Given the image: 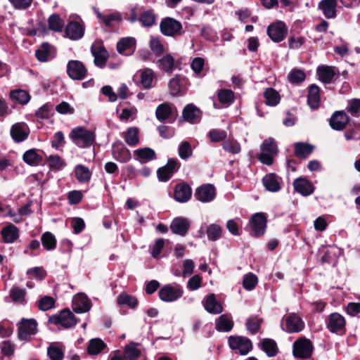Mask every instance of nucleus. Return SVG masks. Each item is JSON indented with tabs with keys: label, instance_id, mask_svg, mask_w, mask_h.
<instances>
[{
	"label": "nucleus",
	"instance_id": "09e8293b",
	"mask_svg": "<svg viewBox=\"0 0 360 360\" xmlns=\"http://www.w3.org/2000/svg\"><path fill=\"white\" fill-rule=\"evenodd\" d=\"M233 327V321L226 314L221 315L216 323V329L218 331L229 332Z\"/></svg>",
	"mask_w": 360,
	"mask_h": 360
},
{
	"label": "nucleus",
	"instance_id": "ddd939ff",
	"mask_svg": "<svg viewBox=\"0 0 360 360\" xmlns=\"http://www.w3.org/2000/svg\"><path fill=\"white\" fill-rule=\"evenodd\" d=\"M67 74L74 80H82L87 75L84 64L77 60H71L67 64Z\"/></svg>",
	"mask_w": 360,
	"mask_h": 360
},
{
	"label": "nucleus",
	"instance_id": "2f4dec72",
	"mask_svg": "<svg viewBox=\"0 0 360 360\" xmlns=\"http://www.w3.org/2000/svg\"><path fill=\"white\" fill-rule=\"evenodd\" d=\"M204 307L207 312L212 314H219L223 311V307L217 300L214 294H210L207 296Z\"/></svg>",
	"mask_w": 360,
	"mask_h": 360
},
{
	"label": "nucleus",
	"instance_id": "f704fd0d",
	"mask_svg": "<svg viewBox=\"0 0 360 360\" xmlns=\"http://www.w3.org/2000/svg\"><path fill=\"white\" fill-rule=\"evenodd\" d=\"M139 343L131 342L124 349V356L126 360H137L141 355V351L137 347Z\"/></svg>",
	"mask_w": 360,
	"mask_h": 360
},
{
	"label": "nucleus",
	"instance_id": "58836bf2",
	"mask_svg": "<svg viewBox=\"0 0 360 360\" xmlns=\"http://www.w3.org/2000/svg\"><path fill=\"white\" fill-rule=\"evenodd\" d=\"M262 323L263 319L258 317L257 315H252L246 320L245 326L250 334L255 335L259 332Z\"/></svg>",
	"mask_w": 360,
	"mask_h": 360
},
{
	"label": "nucleus",
	"instance_id": "9b49d317",
	"mask_svg": "<svg viewBox=\"0 0 360 360\" xmlns=\"http://www.w3.org/2000/svg\"><path fill=\"white\" fill-rule=\"evenodd\" d=\"M266 33L274 42L278 43L285 38L288 34V27L284 22L278 20L267 27Z\"/></svg>",
	"mask_w": 360,
	"mask_h": 360
},
{
	"label": "nucleus",
	"instance_id": "f8f14e48",
	"mask_svg": "<svg viewBox=\"0 0 360 360\" xmlns=\"http://www.w3.org/2000/svg\"><path fill=\"white\" fill-rule=\"evenodd\" d=\"M177 110L172 108V104L169 103H163L160 104L155 110V116L157 120L160 122H165L172 124L177 117Z\"/></svg>",
	"mask_w": 360,
	"mask_h": 360
},
{
	"label": "nucleus",
	"instance_id": "5fc2aeb1",
	"mask_svg": "<svg viewBox=\"0 0 360 360\" xmlns=\"http://www.w3.org/2000/svg\"><path fill=\"white\" fill-rule=\"evenodd\" d=\"M51 55L50 44L48 42H44L40 47L35 51V57L40 62H46Z\"/></svg>",
	"mask_w": 360,
	"mask_h": 360
},
{
	"label": "nucleus",
	"instance_id": "ea45409f",
	"mask_svg": "<svg viewBox=\"0 0 360 360\" xmlns=\"http://www.w3.org/2000/svg\"><path fill=\"white\" fill-rule=\"evenodd\" d=\"M106 344L100 338L91 339L87 347V353L89 355H97L100 354L105 347Z\"/></svg>",
	"mask_w": 360,
	"mask_h": 360
},
{
	"label": "nucleus",
	"instance_id": "37998d69",
	"mask_svg": "<svg viewBox=\"0 0 360 360\" xmlns=\"http://www.w3.org/2000/svg\"><path fill=\"white\" fill-rule=\"evenodd\" d=\"M134 155L137 160L145 162L156 159V154L154 150L150 148H139L134 151Z\"/></svg>",
	"mask_w": 360,
	"mask_h": 360
},
{
	"label": "nucleus",
	"instance_id": "4be33fe9",
	"mask_svg": "<svg viewBox=\"0 0 360 360\" xmlns=\"http://www.w3.org/2000/svg\"><path fill=\"white\" fill-rule=\"evenodd\" d=\"M192 195L191 187L186 182H181L174 186V198L179 202H188Z\"/></svg>",
	"mask_w": 360,
	"mask_h": 360
},
{
	"label": "nucleus",
	"instance_id": "c9c22d12",
	"mask_svg": "<svg viewBox=\"0 0 360 360\" xmlns=\"http://www.w3.org/2000/svg\"><path fill=\"white\" fill-rule=\"evenodd\" d=\"M139 129L136 127H131L122 133V136L129 146H135L139 143Z\"/></svg>",
	"mask_w": 360,
	"mask_h": 360
},
{
	"label": "nucleus",
	"instance_id": "dca6fc26",
	"mask_svg": "<svg viewBox=\"0 0 360 360\" xmlns=\"http://www.w3.org/2000/svg\"><path fill=\"white\" fill-rule=\"evenodd\" d=\"M188 79L181 75H176L169 82L170 94L172 96L184 94L188 84Z\"/></svg>",
	"mask_w": 360,
	"mask_h": 360
},
{
	"label": "nucleus",
	"instance_id": "13d9d810",
	"mask_svg": "<svg viewBox=\"0 0 360 360\" xmlns=\"http://www.w3.org/2000/svg\"><path fill=\"white\" fill-rule=\"evenodd\" d=\"M346 110L352 117L360 116V98H352L348 101Z\"/></svg>",
	"mask_w": 360,
	"mask_h": 360
},
{
	"label": "nucleus",
	"instance_id": "a878e982",
	"mask_svg": "<svg viewBox=\"0 0 360 360\" xmlns=\"http://www.w3.org/2000/svg\"><path fill=\"white\" fill-rule=\"evenodd\" d=\"M337 0H321L318 4V9L321 11L323 15L328 19L337 17Z\"/></svg>",
	"mask_w": 360,
	"mask_h": 360
},
{
	"label": "nucleus",
	"instance_id": "79ce46f5",
	"mask_svg": "<svg viewBox=\"0 0 360 360\" xmlns=\"http://www.w3.org/2000/svg\"><path fill=\"white\" fill-rule=\"evenodd\" d=\"M91 309V302L86 297H79L73 302V311L77 314L85 313Z\"/></svg>",
	"mask_w": 360,
	"mask_h": 360
},
{
	"label": "nucleus",
	"instance_id": "e2e57ef3",
	"mask_svg": "<svg viewBox=\"0 0 360 360\" xmlns=\"http://www.w3.org/2000/svg\"><path fill=\"white\" fill-rule=\"evenodd\" d=\"M208 137L211 142L217 143L225 141L227 137V133L222 129H212L208 132Z\"/></svg>",
	"mask_w": 360,
	"mask_h": 360
},
{
	"label": "nucleus",
	"instance_id": "f3484780",
	"mask_svg": "<svg viewBox=\"0 0 360 360\" xmlns=\"http://www.w3.org/2000/svg\"><path fill=\"white\" fill-rule=\"evenodd\" d=\"M112 155L115 160L122 163L129 162L131 158L129 150L120 140L112 144Z\"/></svg>",
	"mask_w": 360,
	"mask_h": 360
},
{
	"label": "nucleus",
	"instance_id": "20e7f679",
	"mask_svg": "<svg viewBox=\"0 0 360 360\" xmlns=\"http://www.w3.org/2000/svg\"><path fill=\"white\" fill-rule=\"evenodd\" d=\"M184 290L182 287L177 283L167 284L160 288L159 298L165 302H172L182 297Z\"/></svg>",
	"mask_w": 360,
	"mask_h": 360
},
{
	"label": "nucleus",
	"instance_id": "7c9ffc66",
	"mask_svg": "<svg viewBox=\"0 0 360 360\" xmlns=\"http://www.w3.org/2000/svg\"><path fill=\"white\" fill-rule=\"evenodd\" d=\"M260 349L266 353L269 357H274L278 353V347L276 342L271 338H264L259 343Z\"/></svg>",
	"mask_w": 360,
	"mask_h": 360
},
{
	"label": "nucleus",
	"instance_id": "774afa93",
	"mask_svg": "<svg viewBox=\"0 0 360 360\" xmlns=\"http://www.w3.org/2000/svg\"><path fill=\"white\" fill-rule=\"evenodd\" d=\"M153 79V73L151 70H146L141 72L140 75V83L145 89L151 87Z\"/></svg>",
	"mask_w": 360,
	"mask_h": 360
},
{
	"label": "nucleus",
	"instance_id": "0e129e2a",
	"mask_svg": "<svg viewBox=\"0 0 360 360\" xmlns=\"http://www.w3.org/2000/svg\"><path fill=\"white\" fill-rule=\"evenodd\" d=\"M218 99L222 104H230L233 101L234 94L231 89H221L219 91Z\"/></svg>",
	"mask_w": 360,
	"mask_h": 360
},
{
	"label": "nucleus",
	"instance_id": "4c0bfd02",
	"mask_svg": "<svg viewBox=\"0 0 360 360\" xmlns=\"http://www.w3.org/2000/svg\"><path fill=\"white\" fill-rule=\"evenodd\" d=\"M200 110L193 104L186 105L182 112V117L184 120L190 123H194L199 117Z\"/></svg>",
	"mask_w": 360,
	"mask_h": 360
},
{
	"label": "nucleus",
	"instance_id": "4d7b16f0",
	"mask_svg": "<svg viewBox=\"0 0 360 360\" xmlns=\"http://www.w3.org/2000/svg\"><path fill=\"white\" fill-rule=\"evenodd\" d=\"M288 78L291 84H300L306 79V74L300 69L293 68L288 74Z\"/></svg>",
	"mask_w": 360,
	"mask_h": 360
},
{
	"label": "nucleus",
	"instance_id": "de8ad7c7",
	"mask_svg": "<svg viewBox=\"0 0 360 360\" xmlns=\"http://www.w3.org/2000/svg\"><path fill=\"white\" fill-rule=\"evenodd\" d=\"M41 241L44 248L48 251L53 250L56 248V237L49 231H46L41 235Z\"/></svg>",
	"mask_w": 360,
	"mask_h": 360
},
{
	"label": "nucleus",
	"instance_id": "423d86ee",
	"mask_svg": "<svg viewBox=\"0 0 360 360\" xmlns=\"http://www.w3.org/2000/svg\"><path fill=\"white\" fill-rule=\"evenodd\" d=\"M327 329L332 333L344 335L346 333V320L340 314H330L326 320Z\"/></svg>",
	"mask_w": 360,
	"mask_h": 360
},
{
	"label": "nucleus",
	"instance_id": "6e6552de",
	"mask_svg": "<svg viewBox=\"0 0 360 360\" xmlns=\"http://www.w3.org/2000/svg\"><path fill=\"white\" fill-rule=\"evenodd\" d=\"M160 29L162 34L165 36L176 37L182 34L181 23L170 17L165 18L161 20Z\"/></svg>",
	"mask_w": 360,
	"mask_h": 360
},
{
	"label": "nucleus",
	"instance_id": "412c9836",
	"mask_svg": "<svg viewBox=\"0 0 360 360\" xmlns=\"http://www.w3.org/2000/svg\"><path fill=\"white\" fill-rule=\"evenodd\" d=\"M191 227L190 221L183 217H177L172 221L169 229L176 235L185 236Z\"/></svg>",
	"mask_w": 360,
	"mask_h": 360
},
{
	"label": "nucleus",
	"instance_id": "2eb2a0df",
	"mask_svg": "<svg viewBox=\"0 0 360 360\" xmlns=\"http://www.w3.org/2000/svg\"><path fill=\"white\" fill-rule=\"evenodd\" d=\"M194 196L202 202H211L216 197V188L212 184H203L195 189Z\"/></svg>",
	"mask_w": 360,
	"mask_h": 360
},
{
	"label": "nucleus",
	"instance_id": "7ed1b4c3",
	"mask_svg": "<svg viewBox=\"0 0 360 360\" xmlns=\"http://www.w3.org/2000/svg\"><path fill=\"white\" fill-rule=\"evenodd\" d=\"M49 322L54 325H60L64 328L74 327L77 324V318L68 309H62L58 314L50 316Z\"/></svg>",
	"mask_w": 360,
	"mask_h": 360
},
{
	"label": "nucleus",
	"instance_id": "0eeeda50",
	"mask_svg": "<svg viewBox=\"0 0 360 360\" xmlns=\"http://www.w3.org/2000/svg\"><path fill=\"white\" fill-rule=\"evenodd\" d=\"M37 333V322L34 319L22 318L18 323V337L20 340H28Z\"/></svg>",
	"mask_w": 360,
	"mask_h": 360
},
{
	"label": "nucleus",
	"instance_id": "6e6d98bb",
	"mask_svg": "<svg viewBox=\"0 0 360 360\" xmlns=\"http://www.w3.org/2000/svg\"><path fill=\"white\" fill-rule=\"evenodd\" d=\"M139 20L144 27H151L155 22V15L153 10H148L140 14Z\"/></svg>",
	"mask_w": 360,
	"mask_h": 360
},
{
	"label": "nucleus",
	"instance_id": "69168bd1",
	"mask_svg": "<svg viewBox=\"0 0 360 360\" xmlns=\"http://www.w3.org/2000/svg\"><path fill=\"white\" fill-rule=\"evenodd\" d=\"M53 104L46 103L36 111L35 116L39 119H48L51 115V111L53 110Z\"/></svg>",
	"mask_w": 360,
	"mask_h": 360
},
{
	"label": "nucleus",
	"instance_id": "a211bd4d",
	"mask_svg": "<svg viewBox=\"0 0 360 360\" xmlns=\"http://www.w3.org/2000/svg\"><path fill=\"white\" fill-rule=\"evenodd\" d=\"M91 52L94 58V65L101 68H104L109 58V53L105 46L102 44H92Z\"/></svg>",
	"mask_w": 360,
	"mask_h": 360
},
{
	"label": "nucleus",
	"instance_id": "bb28decb",
	"mask_svg": "<svg viewBox=\"0 0 360 360\" xmlns=\"http://www.w3.org/2000/svg\"><path fill=\"white\" fill-rule=\"evenodd\" d=\"M1 235L4 243H12L19 238V229L14 224L9 223L2 228Z\"/></svg>",
	"mask_w": 360,
	"mask_h": 360
},
{
	"label": "nucleus",
	"instance_id": "b1692460",
	"mask_svg": "<svg viewBox=\"0 0 360 360\" xmlns=\"http://www.w3.org/2000/svg\"><path fill=\"white\" fill-rule=\"evenodd\" d=\"M84 34V27L77 21H70L65 28V37L71 40H78Z\"/></svg>",
	"mask_w": 360,
	"mask_h": 360
},
{
	"label": "nucleus",
	"instance_id": "cd10ccee",
	"mask_svg": "<svg viewBox=\"0 0 360 360\" xmlns=\"http://www.w3.org/2000/svg\"><path fill=\"white\" fill-rule=\"evenodd\" d=\"M321 102L320 89L316 84H311L308 88L307 104L311 110H317Z\"/></svg>",
	"mask_w": 360,
	"mask_h": 360
},
{
	"label": "nucleus",
	"instance_id": "e433bc0d",
	"mask_svg": "<svg viewBox=\"0 0 360 360\" xmlns=\"http://www.w3.org/2000/svg\"><path fill=\"white\" fill-rule=\"evenodd\" d=\"M22 160L30 166H37L42 162L43 158L37 153V149L32 148L27 150L23 154Z\"/></svg>",
	"mask_w": 360,
	"mask_h": 360
},
{
	"label": "nucleus",
	"instance_id": "49530a36",
	"mask_svg": "<svg viewBox=\"0 0 360 360\" xmlns=\"http://www.w3.org/2000/svg\"><path fill=\"white\" fill-rule=\"evenodd\" d=\"M117 302L120 305H127L131 309L136 308L139 303L135 296L124 292H122L118 295Z\"/></svg>",
	"mask_w": 360,
	"mask_h": 360
},
{
	"label": "nucleus",
	"instance_id": "4468645a",
	"mask_svg": "<svg viewBox=\"0 0 360 360\" xmlns=\"http://www.w3.org/2000/svg\"><path fill=\"white\" fill-rule=\"evenodd\" d=\"M350 117L345 110H337L334 112L330 120V127L336 131H342L350 123Z\"/></svg>",
	"mask_w": 360,
	"mask_h": 360
},
{
	"label": "nucleus",
	"instance_id": "c756f323",
	"mask_svg": "<svg viewBox=\"0 0 360 360\" xmlns=\"http://www.w3.org/2000/svg\"><path fill=\"white\" fill-rule=\"evenodd\" d=\"M278 179L275 173H269L262 178V184L268 191L278 192L281 188Z\"/></svg>",
	"mask_w": 360,
	"mask_h": 360
},
{
	"label": "nucleus",
	"instance_id": "864d4df0",
	"mask_svg": "<svg viewBox=\"0 0 360 360\" xmlns=\"http://www.w3.org/2000/svg\"><path fill=\"white\" fill-rule=\"evenodd\" d=\"M10 297L14 302H18L22 304L26 303L25 295L26 290L19 287H13L9 292Z\"/></svg>",
	"mask_w": 360,
	"mask_h": 360
},
{
	"label": "nucleus",
	"instance_id": "680f3d73",
	"mask_svg": "<svg viewBox=\"0 0 360 360\" xmlns=\"http://www.w3.org/2000/svg\"><path fill=\"white\" fill-rule=\"evenodd\" d=\"M258 283L257 276L252 273L247 274L244 276L243 286L247 290H252Z\"/></svg>",
	"mask_w": 360,
	"mask_h": 360
},
{
	"label": "nucleus",
	"instance_id": "603ef678",
	"mask_svg": "<svg viewBox=\"0 0 360 360\" xmlns=\"http://www.w3.org/2000/svg\"><path fill=\"white\" fill-rule=\"evenodd\" d=\"M49 28L54 32H61L64 22L58 14H52L48 19Z\"/></svg>",
	"mask_w": 360,
	"mask_h": 360
},
{
	"label": "nucleus",
	"instance_id": "338daca9",
	"mask_svg": "<svg viewBox=\"0 0 360 360\" xmlns=\"http://www.w3.org/2000/svg\"><path fill=\"white\" fill-rule=\"evenodd\" d=\"M55 300L50 296H44L41 297L38 304V308L43 311H47L54 307Z\"/></svg>",
	"mask_w": 360,
	"mask_h": 360
},
{
	"label": "nucleus",
	"instance_id": "f03ea898",
	"mask_svg": "<svg viewBox=\"0 0 360 360\" xmlns=\"http://www.w3.org/2000/svg\"><path fill=\"white\" fill-rule=\"evenodd\" d=\"M314 347L312 342L302 337L296 340L292 345V355L297 359H309L314 352Z\"/></svg>",
	"mask_w": 360,
	"mask_h": 360
},
{
	"label": "nucleus",
	"instance_id": "39448f33",
	"mask_svg": "<svg viewBox=\"0 0 360 360\" xmlns=\"http://www.w3.org/2000/svg\"><path fill=\"white\" fill-rule=\"evenodd\" d=\"M181 167V162L176 158H169L165 165L157 170L158 180L162 182L168 181Z\"/></svg>",
	"mask_w": 360,
	"mask_h": 360
},
{
	"label": "nucleus",
	"instance_id": "1a4fd4ad",
	"mask_svg": "<svg viewBox=\"0 0 360 360\" xmlns=\"http://www.w3.org/2000/svg\"><path fill=\"white\" fill-rule=\"evenodd\" d=\"M267 218L264 212L254 214L250 220L251 236L258 238L263 236L266 231Z\"/></svg>",
	"mask_w": 360,
	"mask_h": 360
},
{
	"label": "nucleus",
	"instance_id": "052dcab7",
	"mask_svg": "<svg viewBox=\"0 0 360 360\" xmlns=\"http://www.w3.org/2000/svg\"><path fill=\"white\" fill-rule=\"evenodd\" d=\"M47 356L51 360H63L64 352L59 347L51 345L47 348Z\"/></svg>",
	"mask_w": 360,
	"mask_h": 360
},
{
	"label": "nucleus",
	"instance_id": "393cba45",
	"mask_svg": "<svg viewBox=\"0 0 360 360\" xmlns=\"http://www.w3.org/2000/svg\"><path fill=\"white\" fill-rule=\"evenodd\" d=\"M136 41L134 37L121 38L117 43L116 48L119 53L131 56L136 50Z\"/></svg>",
	"mask_w": 360,
	"mask_h": 360
},
{
	"label": "nucleus",
	"instance_id": "bf43d9fd",
	"mask_svg": "<svg viewBox=\"0 0 360 360\" xmlns=\"http://www.w3.org/2000/svg\"><path fill=\"white\" fill-rule=\"evenodd\" d=\"M261 150L274 155H277L278 152L277 143L273 138L265 139L261 145Z\"/></svg>",
	"mask_w": 360,
	"mask_h": 360
},
{
	"label": "nucleus",
	"instance_id": "5701e85b",
	"mask_svg": "<svg viewBox=\"0 0 360 360\" xmlns=\"http://www.w3.org/2000/svg\"><path fill=\"white\" fill-rule=\"evenodd\" d=\"M293 188L295 191L302 196L311 195L315 189L312 183L306 177L297 178L293 182Z\"/></svg>",
	"mask_w": 360,
	"mask_h": 360
},
{
	"label": "nucleus",
	"instance_id": "c03bdc74",
	"mask_svg": "<svg viewBox=\"0 0 360 360\" xmlns=\"http://www.w3.org/2000/svg\"><path fill=\"white\" fill-rule=\"evenodd\" d=\"M158 64L162 70L172 73L175 66L174 58L171 54L167 53L158 60Z\"/></svg>",
	"mask_w": 360,
	"mask_h": 360
},
{
	"label": "nucleus",
	"instance_id": "3c124183",
	"mask_svg": "<svg viewBox=\"0 0 360 360\" xmlns=\"http://www.w3.org/2000/svg\"><path fill=\"white\" fill-rule=\"evenodd\" d=\"M347 125L349 128L345 131L344 136L346 140L360 139V125L353 120H350V123Z\"/></svg>",
	"mask_w": 360,
	"mask_h": 360
},
{
	"label": "nucleus",
	"instance_id": "9d476101",
	"mask_svg": "<svg viewBox=\"0 0 360 360\" xmlns=\"http://www.w3.org/2000/svg\"><path fill=\"white\" fill-rule=\"evenodd\" d=\"M228 343L232 350H238L240 355H246L252 349V343L247 337L231 335Z\"/></svg>",
	"mask_w": 360,
	"mask_h": 360
},
{
	"label": "nucleus",
	"instance_id": "6ab92c4d",
	"mask_svg": "<svg viewBox=\"0 0 360 360\" xmlns=\"http://www.w3.org/2000/svg\"><path fill=\"white\" fill-rule=\"evenodd\" d=\"M285 328L283 330L289 333H299L304 328V322L296 314H289L285 319Z\"/></svg>",
	"mask_w": 360,
	"mask_h": 360
},
{
	"label": "nucleus",
	"instance_id": "8fccbe9b",
	"mask_svg": "<svg viewBox=\"0 0 360 360\" xmlns=\"http://www.w3.org/2000/svg\"><path fill=\"white\" fill-rule=\"evenodd\" d=\"M205 233L210 240L216 241L221 238L223 229L219 225L212 224L207 227Z\"/></svg>",
	"mask_w": 360,
	"mask_h": 360
},
{
	"label": "nucleus",
	"instance_id": "f257e3e1",
	"mask_svg": "<svg viewBox=\"0 0 360 360\" xmlns=\"http://www.w3.org/2000/svg\"><path fill=\"white\" fill-rule=\"evenodd\" d=\"M70 139L79 148H89L95 142L94 132L83 127H79L71 130Z\"/></svg>",
	"mask_w": 360,
	"mask_h": 360
},
{
	"label": "nucleus",
	"instance_id": "a18cd8bd",
	"mask_svg": "<svg viewBox=\"0 0 360 360\" xmlns=\"http://www.w3.org/2000/svg\"><path fill=\"white\" fill-rule=\"evenodd\" d=\"M264 97L265 98L266 105L269 106L278 105L281 100L278 92L271 87L266 89L264 92Z\"/></svg>",
	"mask_w": 360,
	"mask_h": 360
},
{
	"label": "nucleus",
	"instance_id": "a19ab883",
	"mask_svg": "<svg viewBox=\"0 0 360 360\" xmlns=\"http://www.w3.org/2000/svg\"><path fill=\"white\" fill-rule=\"evenodd\" d=\"M75 177L80 183H86L90 181L91 172L89 169L83 165H78L75 168Z\"/></svg>",
	"mask_w": 360,
	"mask_h": 360
},
{
	"label": "nucleus",
	"instance_id": "473e14b6",
	"mask_svg": "<svg viewBox=\"0 0 360 360\" xmlns=\"http://www.w3.org/2000/svg\"><path fill=\"white\" fill-rule=\"evenodd\" d=\"M9 97L11 100L15 103L22 105H26L31 98L30 94L27 91L22 89H14L11 91Z\"/></svg>",
	"mask_w": 360,
	"mask_h": 360
},
{
	"label": "nucleus",
	"instance_id": "72a5a7b5",
	"mask_svg": "<svg viewBox=\"0 0 360 360\" xmlns=\"http://www.w3.org/2000/svg\"><path fill=\"white\" fill-rule=\"evenodd\" d=\"M314 146L309 143L297 142L294 145L295 155L302 159H306L313 152Z\"/></svg>",
	"mask_w": 360,
	"mask_h": 360
},
{
	"label": "nucleus",
	"instance_id": "aec40b11",
	"mask_svg": "<svg viewBox=\"0 0 360 360\" xmlns=\"http://www.w3.org/2000/svg\"><path fill=\"white\" fill-rule=\"evenodd\" d=\"M10 134L15 143H20L29 136L30 129L25 122H17L11 126Z\"/></svg>",
	"mask_w": 360,
	"mask_h": 360
},
{
	"label": "nucleus",
	"instance_id": "c85d7f7f",
	"mask_svg": "<svg viewBox=\"0 0 360 360\" xmlns=\"http://www.w3.org/2000/svg\"><path fill=\"white\" fill-rule=\"evenodd\" d=\"M316 72L319 79L324 84H330L335 75V67L333 66H319Z\"/></svg>",
	"mask_w": 360,
	"mask_h": 360
}]
</instances>
